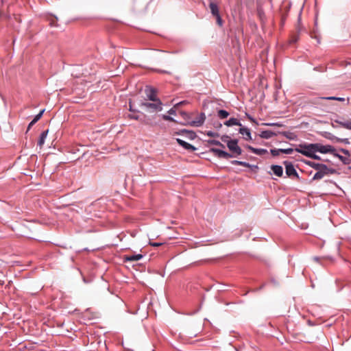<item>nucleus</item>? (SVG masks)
I'll use <instances>...</instances> for the list:
<instances>
[{"mask_svg":"<svg viewBox=\"0 0 351 351\" xmlns=\"http://www.w3.org/2000/svg\"><path fill=\"white\" fill-rule=\"evenodd\" d=\"M229 115V112L224 110H221V119H226Z\"/></svg>","mask_w":351,"mask_h":351,"instance_id":"29","label":"nucleus"},{"mask_svg":"<svg viewBox=\"0 0 351 351\" xmlns=\"http://www.w3.org/2000/svg\"><path fill=\"white\" fill-rule=\"evenodd\" d=\"M335 157L338 158L343 164L350 165L351 162V159L349 157H346L339 155L336 152L333 154Z\"/></svg>","mask_w":351,"mask_h":351,"instance_id":"18","label":"nucleus"},{"mask_svg":"<svg viewBox=\"0 0 351 351\" xmlns=\"http://www.w3.org/2000/svg\"><path fill=\"white\" fill-rule=\"evenodd\" d=\"M276 134L271 130H264L261 132L259 136L264 139H269L276 136Z\"/></svg>","mask_w":351,"mask_h":351,"instance_id":"17","label":"nucleus"},{"mask_svg":"<svg viewBox=\"0 0 351 351\" xmlns=\"http://www.w3.org/2000/svg\"><path fill=\"white\" fill-rule=\"evenodd\" d=\"M149 245L153 247H158L162 245V243L149 242Z\"/></svg>","mask_w":351,"mask_h":351,"instance_id":"32","label":"nucleus"},{"mask_svg":"<svg viewBox=\"0 0 351 351\" xmlns=\"http://www.w3.org/2000/svg\"><path fill=\"white\" fill-rule=\"evenodd\" d=\"M128 117L130 119H135V120H138V119H139L138 116L134 115V114H129Z\"/></svg>","mask_w":351,"mask_h":351,"instance_id":"33","label":"nucleus"},{"mask_svg":"<svg viewBox=\"0 0 351 351\" xmlns=\"http://www.w3.org/2000/svg\"><path fill=\"white\" fill-rule=\"evenodd\" d=\"M143 258L141 254L125 255L123 257L124 262H134L141 260Z\"/></svg>","mask_w":351,"mask_h":351,"instance_id":"10","label":"nucleus"},{"mask_svg":"<svg viewBox=\"0 0 351 351\" xmlns=\"http://www.w3.org/2000/svg\"><path fill=\"white\" fill-rule=\"evenodd\" d=\"M169 113L171 114H175V110L173 109H171L169 111Z\"/></svg>","mask_w":351,"mask_h":351,"instance_id":"37","label":"nucleus"},{"mask_svg":"<svg viewBox=\"0 0 351 351\" xmlns=\"http://www.w3.org/2000/svg\"><path fill=\"white\" fill-rule=\"evenodd\" d=\"M343 141L346 142V143H348V138L344 139Z\"/></svg>","mask_w":351,"mask_h":351,"instance_id":"41","label":"nucleus"},{"mask_svg":"<svg viewBox=\"0 0 351 351\" xmlns=\"http://www.w3.org/2000/svg\"><path fill=\"white\" fill-rule=\"evenodd\" d=\"M294 150H295V149H293V148L280 149V152L282 154H291L293 152Z\"/></svg>","mask_w":351,"mask_h":351,"instance_id":"25","label":"nucleus"},{"mask_svg":"<svg viewBox=\"0 0 351 351\" xmlns=\"http://www.w3.org/2000/svg\"><path fill=\"white\" fill-rule=\"evenodd\" d=\"M130 110L132 111L131 105H130Z\"/></svg>","mask_w":351,"mask_h":351,"instance_id":"43","label":"nucleus"},{"mask_svg":"<svg viewBox=\"0 0 351 351\" xmlns=\"http://www.w3.org/2000/svg\"><path fill=\"white\" fill-rule=\"evenodd\" d=\"M310 158L315 160H322L321 157L317 155L316 153H313Z\"/></svg>","mask_w":351,"mask_h":351,"instance_id":"30","label":"nucleus"},{"mask_svg":"<svg viewBox=\"0 0 351 351\" xmlns=\"http://www.w3.org/2000/svg\"><path fill=\"white\" fill-rule=\"evenodd\" d=\"M45 109L42 110L33 119V122H37L43 116Z\"/></svg>","mask_w":351,"mask_h":351,"instance_id":"28","label":"nucleus"},{"mask_svg":"<svg viewBox=\"0 0 351 351\" xmlns=\"http://www.w3.org/2000/svg\"><path fill=\"white\" fill-rule=\"evenodd\" d=\"M295 151L310 158L315 153V143H302L295 148Z\"/></svg>","mask_w":351,"mask_h":351,"instance_id":"2","label":"nucleus"},{"mask_svg":"<svg viewBox=\"0 0 351 351\" xmlns=\"http://www.w3.org/2000/svg\"><path fill=\"white\" fill-rule=\"evenodd\" d=\"M341 151H342L344 154H349V152H348V150H346V149H341Z\"/></svg>","mask_w":351,"mask_h":351,"instance_id":"38","label":"nucleus"},{"mask_svg":"<svg viewBox=\"0 0 351 351\" xmlns=\"http://www.w3.org/2000/svg\"><path fill=\"white\" fill-rule=\"evenodd\" d=\"M322 99H326V100H335V101H344L345 98L344 97H320Z\"/></svg>","mask_w":351,"mask_h":351,"instance_id":"23","label":"nucleus"},{"mask_svg":"<svg viewBox=\"0 0 351 351\" xmlns=\"http://www.w3.org/2000/svg\"><path fill=\"white\" fill-rule=\"evenodd\" d=\"M176 141H177L178 143L180 145H181L182 147H183L184 149H186L187 150L193 152V151H195L196 149V148L194 146H193L192 145L185 142L182 139L176 138Z\"/></svg>","mask_w":351,"mask_h":351,"instance_id":"12","label":"nucleus"},{"mask_svg":"<svg viewBox=\"0 0 351 351\" xmlns=\"http://www.w3.org/2000/svg\"><path fill=\"white\" fill-rule=\"evenodd\" d=\"M335 149L330 145H322L321 143H315V153L319 152L322 154H334Z\"/></svg>","mask_w":351,"mask_h":351,"instance_id":"5","label":"nucleus"},{"mask_svg":"<svg viewBox=\"0 0 351 351\" xmlns=\"http://www.w3.org/2000/svg\"><path fill=\"white\" fill-rule=\"evenodd\" d=\"M239 133L243 136V138L248 141L252 139L250 130L247 128H241Z\"/></svg>","mask_w":351,"mask_h":351,"instance_id":"15","label":"nucleus"},{"mask_svg":"<svg viewBox=\"0 0 351 351\" xmlns=\"http://www.w3.org/2000/svg\"><path fill=\"white\" fill-rule=\"evenodd\" d=\"M304 162L312 167L313 169H315L317 171L318 170H319V169L322 168L323 169V166L325 165V164H323V163H318V162H313V161H310V160H304Z\"/></svg>","mask_w":351,"mask_h":351,"instance_id":"13","label":"nucleus"},{"mask_svg":"<svg viewBox=\"0 0 351 351\" xmlns=\"http://www.w3.org/2000/svg\"><path fill=\"white\" fill-rule=\"evenodd\" d=\"M147 96L148 97V99L150 100V101H156V100H160L157 97H156V91L154 89H152V88H150L149 89V93H147Z\"/></svg>","mask_w":351,"mask_h":351,"instance_id":"20","label":"nucleus"},{"mask_svg":"<svg viewBox=\"0 0 351 351\" xmlns=\"http://www.w3.org/2000/svg\"><path fill=\"white\" fill-rule=\"evenodd\" d=\"M246 148L249 150H250L252 153L258 155V156H263L267 153V150L265 149L262 148H254L252 147L251 145H247Z\"/></svg>","mask_w":351,"mask_h":351,"instance_id":"11","label":"nucleus"},{"mask_svg":"<svg viewBox=\"0 0 351 351\" xmlns=\"http://www.w3.org/2000/svg\"><path fill=\"white\" fill-rule=\"evenodd\" d=\"M150 112H159L162 110V104L160 100L152 101V102H143L141 104Z\"/></svg>","mask_w":351,"mask_h":351,"instance_id":"4","label":"nucleus"},{"mask_svg":"<svg viewBox=\"0 0 351 351\" xmlns=\"http://www.w3.org/2000/svg\"><path fill=\"white\" fill-rule=\"evenodd\" d=\"M182 114H183V116H184V117H186V116H187L186 113H185V112H183V113H182Z\"/></svg>","mask_w":351,"mask_h":351,"instance_id":"42","label":"nucleus"},{"mask_svg":"<svg viewBox=\"0 0 351 351\" xmlns=\"http://www.w3.org/2000/svg\"><path fill=\"white\" fill-rule=\"evenodd\" d=\"M232 165H241V166H243L245 167H254L255 168L258 167L256 165L252 166V165H251L250 163H248L247 162L239 161V160H233V161H232Z\"/></svg>","mask_w":351,"mask_h":351,"instance_id":"21","label":"nucleus"},{"mask_svg":"<svg viewBox=\"0 0 351 351\" xmlns=\"http://www.w3.org/2000/svg\"><path fill=\"white\" fill-rule=\"evenodd\" d=\"M337 171L331 167H328L327 165H324L323 166V169L321 168L318 170L315 175L313 176L312 180H318L322 179L326 176H330L335 174Z\"/></svg>","mask_w":351,"mask_h":351,"instance_id":"3","label":"nucleus"},{"mask_svg":"<svg viewBox=\"0 0 351 351\" xmlns=\"http://www.w3.org/2000/svg\"><path fill=\"white\" fill-rule=\"evenodd\" d=\"M227 146L229 150L231 152V154L227 153L226 152L221 150V157L223 158H230V157H237L241 154L242 150L241 147L238 145V141L236 139L230 140L228 142Z\"/></svg>","mask_w":351,"mask_h":351,"instance_id":"1","label":"nucleus"},{"mask_svg":"<svg viewBox=\"0 0 351 351\" xmlns=\"http://www.w3.org/2000/svg\"><path fill=\"white\" fill-rule=\"evenodd\" d=\"M209 8L212 14L216 18V22L217 25H219V11L217 3L210 1L209 3Z\"/></svg>","mask_w":351,"mask_h":351,"instance_id":"8","label":"nucleus"},{"mask_svg":"<svg viewBox=\"0 0 351 351\" xmlns=\"http://www.w3.org/2000/svg\"><path fill=\"white\" fill-rule=\"evenodd\" d=\"M265 125H271H271H277V126H279V125H280V124L276 123H265Z\"/></svg>","mask_w":351,"mask_h":351,"instance_id":"36","label":"nucleus"},{"mask_svg":"<svg viewBox=\"0 0 351 351\" xmlns=\"http://www.w3.org/2000/svg\"><path fill=\"white\" fill-rule=\"evenodd\" d=\"M349 168L351 169V166Z\"/></svg>","mask_w":351,"mask_h":351,"instance_id":"44","label":"nucleus"},{"mask_svg":"<svg viewBox=\"0 0 351 351\" xmlns=\"http://www.w3.org/2000/svg\"><path fill=\"white\" fill-rule=\"evenodd\" d=\"M162 119L165 121H173V118L168 115H163Z\"/></svg>","mask_w":351,"mask_h":351,"instance_id":"31","label":"nucleus"},{"mask_svg":"<svg viewBox=\"0 0 351 351\" xmlns=\"http://www.w3.org/2000/svg\"><path fill=\"white\" fill-rule=\"evenodd\" d=\"M223 125H225L228 127H231V126H234V125L241 126V124L239 122V121L237 119L233 118V117L230 118L229 120L224 121Z\"/></svg>","mask_w":351,"mask_h":351,"instance_id":"16","label":"nucleus"},{"mask_svg":"<svg viewBox=\"0 0 351 351\" xmlns=\"http://www.w3.org/2000/svg\"><path fill=\"white\" fill-rule=\"evenodd\" d=\"M285 138L289 140H295L297 138V135L295 133L291 132H282L281 133Z\"/></svg>","mask_w":351,"mask_h":351,"instance_id":"22","label":"nucleus"},{"mask_svg":"<svg viewBox=\"0 0 351 351\" xmlns=\"http://www.w3.org/2000/svg\"><path fill=\"white\" fill-rule=\"evenodd\" d=\"M212 152H213L217 156H219V149H212Z\"/></svg>","mask_w":351,"mask_h":351,"instance_id":"34","label":"nucleus"},{"mask_svg":"<svg viewBox=\"0 0 351 351\" xmlns=\"http://www.w3.org/2000/svg\"><path fill=\"white\" fill-rule=\"evenodd\" d=\"M284 165H285V173L287 175V176H295L296 178H299V175L291 162L285 161Z\"/></svg>","mask_w":351,"mask_h":351,"instance_id":"6","label":"nucleus"},{"mask_svg":"<svg viewBox=\"0 0 351 351\" xmlns=\"http://www.w3.org/2000/svg\"><path fill=\"white\" fill-rule=\"evenodd\" d=\"M47 134H48V130H45L43 131L41 134H40V138L38 141V145L40 147H42L43 145H44L45 143V138H47Z\"/></svg>","mask_w":351,"mask_h":351,"instance_id":"19","label":"nucleus"},{"mask_svg":"<svg viewBox=\"0 0 351 351\" xmlns=\"http://www.w3.org/2000/svg\"><path fill=\"white\" fill-rule=\"evenodd\" d=\"M185 101L180 102L179 104H176V106H180L182 105Z\"/></svg>","mask_w":351,"mask_h":351,"instance_id":"39","label":"nucleus"},{"mask_svg":"<svg viewBox=\"0 0 351 351\" xmlns=\"http://www.w3.org/2000/svg\"><path fill=\"white\" fill-rule=\"evenodd\" d=\"M205 114L204 113H200L199 115L197 116L195 119L189 120L188 123L195 127H199L203 124L205 120Z\"/></svg>","mask_w":351,"mask_h":351,"instance_id":"7","label":"nucleus"},{"mask_svg":"<svg viewBox=\"0 0 351 351\" xmlns=\"http://www.w3.org/2000/svg\"><path fill=\"white\" fill-rule=\"evenodd\" d=\"M258 14L261 20L265 19V12L261 7H258L257 9Z\"/></svg>","mask_w":351,"mask_h":351,"instance_id":"26","label":"nucleus"},{"mask_svg":"<svg viewBox=\"0 0 351 351\" xmlns=\"http://www.w3.org/2000/svg\"><path fill=\"white\" fill-rule=\"evenodd\" d=\"M273 173L278 177H281L283 174V168L280 165H273L271 167Z\"/></svg>","mask_w":351,"mask_h":351,"instance_id":"14","label":"nucleus"},{"mask_svg":"<svg viewBox=\"0 0 351 351\" xmlns=\"http://www.w3.org/2000/svg\"><path fill=\"white\" fill-rule=\"evenodd\" d=\"M182 133L186 134L190 139H193L195 137V134L191 131L182 130Z\"/></svg>","mask_w":351,"mask_h":351,"instance_id":"24","label":"nucleus"},{"mask_svg":"<svg viewBox=\"0 0 351 351\" xmlns=\"http://www.w3.org/2000/svg\"><path fill=\"white\" fill-rule=\"evenodd\" d=\"M36 122H33V120L29 123L27 127V130H29L31 127H32Z\"/></svg>","mask_w":351,"mask_h":351,"instance_id":"35","label":"nucleus"},{"mask_svg":"<svg viewBox=\"0 0 351 351\" xmlns=\"http://www.w3.org/2000/svg\"><path fill=\"white\" fill-rule=\"evenodd\" d=\"M270 153L274 157L278 156L280 155V154H281L280 149L276 148L270 149Z\"/></svg>","mask_w":351,"mask_h":351,"instance_id":"27","label":"nucleus"},{"mask_svg":"<svg viewBox=\"0 0 351 351\" xmlns=\"http://www.w3.org/2000/svg\"><path fill=\"white\" fill-rule=\"evenodd\" d=\"M334 123L338 124L339 126L351 130V119L345 120L343 118H338L333 120Z\"/></svg>","mask_w":351,"mask_h":351,"instance_id":"9","label":"nucleus"},{"mask_svg":"<svg viewBox=\"0 0 351 351\" xmlns=\"http://www.w3.org/2000/svg\"><path fill=\"white\" fill-rule=\"evenodd\" d=\"M319 258L318 257H315V258H314V260H315V261H319Z\"/></svg>","mask_w":351,"mask_h":351,"instance_id":"40","label":"nucleus"}]
</instances>
